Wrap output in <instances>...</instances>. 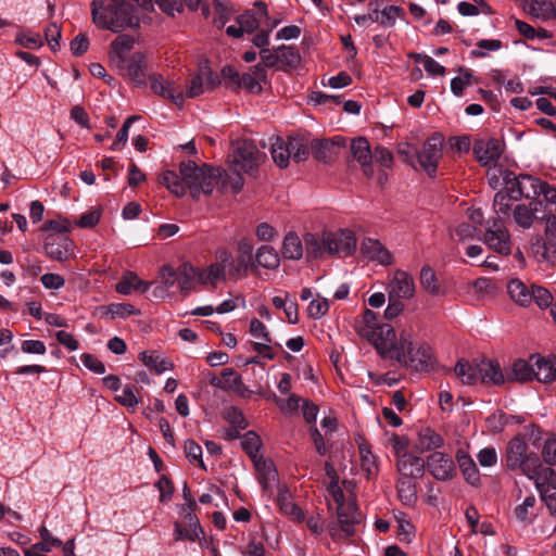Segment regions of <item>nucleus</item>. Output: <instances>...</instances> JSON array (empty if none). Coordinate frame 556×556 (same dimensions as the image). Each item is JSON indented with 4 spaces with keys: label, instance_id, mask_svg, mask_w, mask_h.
Here are the masks:
<instances>
[{
    "label": "nucleus",
    "instance_id": "nucleus-23",
    "mask_svg": "<svg viewBox=\"0 0 556 556\" xmlns=\"http://www.w3.org/2000/svg\"><path fill=\"white\" fill-rule=\"evenodd\" d=\"M361 252L370 261H376L381 265H391L393 256L377 239L366 238L361 244Z\"/></svg>",
    "mask_w": 556,
    "mask_h": 556
},
{
    "label": "nucleus",
    "instance_id": "nucleus-42",
    "mask_svg": "<svg viewBox=\"0 0 556 556\" xmlns=\"http://www.w3.org/2000/svg\"><path fill=\"white\" fill-rule=\"evenodd\" d=\"M229 258L230 254L224 251L219 256V262L212 264L207 267L206 279H208L210 285H212L213 287L216 286L218 280L225 279L227 262L229 261Z\"/></svg>",
    "mask_w": 556,
    "mask_h": 556
},
{
    "label": "nucleus",
    "instance_id": "nucleus-19",
    "mask_svg": "<svg viewBox=\"0 0 556 556\" xmlns=\"http://www.w3.org/2000/svg\"><path fill=\"white\" fill-rule=\"evenodd\" d=\"M327 494H325V498L327 502V507L329 510H334L336 513H359L355 494L349 493L348 495L344 493V489H326Z\"/></svg>",
    "mask_w": 556,
    "mask_h": 556
},
{
    "label": "nucleus",
    "instance_id": "nucleus-8",
    "mask_svg": "<svg viewBox=\"0 0 556 556\" xmlns=\"http://www.w3.org/2000/svg\"><path fill=\"white\" fill-rule=\"evenodd\" d=\"M231 156L235 169L245 174L254 173L263 160V154L250 140L239 142Z\"/></svg>",
    "mask_w": 556,
    "mask_h": 556
},
{
    "label": "nucleus",
    "instance_id": "nucleus-36",
    "mask_svg": "<svg viewBox=\"0 0 556 556\" xmlns=\"http://www.w3.org/2000/svg\"><path fill=\"white\" fill-rule=\"evenodd\" d=\"M255 269L263 267L266 269H276L279 266L280 258L276 250L270 245H262L255 254Z\"/></svg>",
    "mask_w": 556,
    "mask_h": 556
},
{
    "label": "nucleus",
    "instance_id": "nucleus-5",
    "mask_svg": "<svg viewBox=\"0 0 556 556\" xmlns=\"http://www.w3.org/2000/svg\"><path fill=\"white\" fill-rule=\"evenodd\" d=\"M182 496L185 503L178 506V515L180 516L182 521L189 527V529L182 527L180 521H174V540H186L194 542L197 539L200 538L201 534L204 533L200 525V521L197 515L194 514L195 509L198 508V505L194 500V495L191 492V489H182Z\"/></svg>",
    "mask_w": 556,
    "mask_h": 556
},
{
    "label": "nucleus",
    "instance_id": "nucleus-41",
    "mask_svg": "<svg viewBox=\"0 0 556 556\" xmlns=\"http://www.w3.org/2000/svg\"><path fill=\"white\" fill-rule=\"evenodd\" d=\"M501 178L503 180V189L501 191L507 192L510 198L515 201L519 200L517 195L518 189L521 187V174L516 175L514 172L509 169L501 170Z\"/></svg>",
    "mask_w": 556,
    "mask_h": 556
},
{
    "label": "nucleus",
    "instance_id": "nucleus-11",
    "mask_svg": "<svg viewBox=\"0 0 556 556\" xmlns=\"http://www.w3.org/2000/svg\"><path fill=\"white\" fill-rule=\"evenodd\" d=\"M151 90L159 97L172 101L181 106L185 103L182 88L174 81H169L163 75L154 73L149 76Z\"/></svg>",
    "mask_w": 556,
    "mask_h": 556
},
{
    "label": "nucleus",
    "instance_id": "nucleus-63",
    "mask_svg": "<svg viewBox=\"0 0 556 556\" xmlns=\"http://www.w3.org/2000/svg\"><path fill=\"white\" fill-rule=\"evenodd\" d=\"M554 5L549 0H533L530 4L529 12L532 15L547 18L554 12Z\"/></svg>",
    "mask_w": 556,
    "mask_h": 556
},
{
    "label": "nucleus",
    "instance_id": "nucleus-1",
    "mask_svg": "<svg viewBox=\"0 0 556 556\" xmlns=\"http://www.w3.org/2000/svg\"><path fill=\"white\" fill-rule=\"evenodd\" d=\"M90 9L92 23L99 29L121 34L140 27L138 9L127 0H92Z\"/></svg>",
    "mask_w": 556,
    "mask_h": 556
},
{
    "label": "nucleus",
    "instance_id": "nucleus-59",
    "mask_svg": "<svg viewBox=\"0 0 556 556\" xmlns=\"http://www.w3.org/2000/svg\"><path fill=\"white\" fill-rule=\"evenodd\" d=\"M138 119H140L139 115H131L126 118L122 128L116 134L115 140L111 146V150H118L121 149V146H124L127 142L129 128L131 124Z\"/></svg>",
    "mask_w": 556,
    "mask_h": 556
},
{
    "label": "nucleus",
    "instance_id": "nucleus-26",
    "mask_svg": "<svg viewBox=\"0 0 556 556\" xmlns=\"http://www.w3.org/2000/svg\"><path fill=\"white\" fill-rule=\"evenodd\" d=\"M455 457L465 481L472 486L479 483L480 473L472 457L462 448L456 452Z\"/></svg>",
    "mask_w": 556,
    "mask_h": 556
},
{
    "label": "nucleus",
    "instance_id": "nucleus-44",
    "mask_svg": "<svg viewBox=\"0 0 556 556\" xmlns=\"http://www.w3.org/2000/svg\"><path fill=\"white\" fill-rule=\"evenodd\" d=\"M241 447L252 460L262 456L260 454L262 441L256 432L248 431L241 437Z\"/></svg>",
    "mask_w": 556,
    "mask_h": 556
},
{
    "label": "nucleus",
    "instance_id": "nucleus-30",
    "mask_svg": "<svg viewBox=\"0 0 556 556\" xmlns=\"http://www.w3.org/2000/svg\"><path fill=\"white\" fill-rule=\"evenodd\" d=\"M134 37L127 34L118 35L111 42L110 58L113 62H116L118 67H122L125 63V58L123 56V53L129 51L134 47Z\"/></svg>",
    "mask_w": 556,
    "mask_h": 556
},
{
    "label": "nucleus",
    "instance_id": "nucleus-12",
    "mask_svg": "<svg viewBox=\"0 0 556 556\" xmlns=\"http://www.w3.org/2000/svg\"><path fill=\"white\" fill-rule=\"evenodd\" d=\"M331 231H324L321 236L317 233L306 232L303 236L305 247V255L307 261L321 258L325 254L331 256Z\"/></svg>",
    "mask_w": 556,
    "mask_h": 556
},
{
    "label": "nucleus",
    "instance_id": "nucleus-22",
    "mask_svg": "<svg viewBox=\"0 0 556 556\" xmlns=\"http://www.w3.org/2000/svg\"><path fill=\"white\" fill-rule=\"evenodd\" d=\"M126 73L136 87L147 86V60L142 52H135L126 61Z\"/></svg>",
    "mask_w": 556,
    "mask_h": 556
},
{
    "label": "nucleus",
    "instance_id": "nucleus-47",
    "mask_svg": "<svg viewBox=\"0 0 556 556\" xmlns=\"http://www.w3.org/2000/svg\"><path fill=\"white\" fill-rule=\"evenodd\" d=\"M271 157L280 168H286L290 160L288 141L276 138L275 142L271 143Z\"/></svg>",
    "mask_w": 556,
    "mask_h": 556
},
{
    "label": "nucleus",
    "instance_id": "nucleus-38",
    "mask_svg": "<svg viewBox=\"0 0 556 556\" xmlns=\"http://www.w3.org/2000/svg\"><path fill=\"white\" fill-rule=\"evenodd\" d=\"M277 51H279V70H292L300 64L301 56L295 48L281 45L277 48Z\"/></svg>",
    "mask_w": 556,
    "mask_h": 556
},
{
    "label": "nucleus",
    "instance_id": "nucleus-54",
    "mask_svg": "<svg viewBox=\"0 0 556 556\" xmlns=\"http://www.w3.org/2000/svg\"><path fill=\"white\" fill-rule=\"evenodd\" d=\"M511 213L514 220L518 226L522 228H530L532 226L534 213L527 204H517Z\"/></svg>",
    "mask_w": 556,
    "mask_h": 556
},
{
    "label": "nucleus",
    "instance_id": "nucleus-50",
    "mask_svg": "<svg viewBox=\"0 0 556 556\" xmlns=\"http://www.w3.org/2000/svg\"><path fill=\"white\" fill-rule=\"evenodd\" d=\"M379 326L380 325L377 321L376 313L367 308L364 312L362 323L357 324L356 330L361 337L369 340L370 336L374 333L375 330L378 329Z\"/></svg>",
    "mask_w": 556,
    "mask_h": 556
},
{
    "label": "nucleus",
    "instance_id": "nucleus-25",
    "mask_svg": "<svg viewBox=\"0 0 556 556\" xmlns=\"http://www.w3.org/2000/svg\"><path fill=\"white\" fill-rule=\"evenodd\" d=\"M277 504L280 511L291 520L295 522H303L305 520L302 508L294 502V495L291 489H279Z\"/></svg>",
    "mask_w": 556,
    "mask_h": 556
},
{
    "label": "nucleus",
    "instance_id": "nucleus-52",
    "mask_svg": "<svg viewBox=\"0 0 556 556\" xmlns=\"http://www.w3.org/2000/svg\"><path fill=\"white\" fill-rule=\"evenodd\" d=\"M534 302L540 309L552 308L555 303L551 292L540 286L532 285L531 303Z\"/></svg>",
    "mask_w": 556,
    "mask_h": 556
},
{
    "label": "nucleus",
    "instance_id": "nucleus-14",
    "mask_svg": "<svg viewBox=\"0 0 556 556\" xmlns=\"http://www.w3.org/2000/svg\"><path fill=\"white\" fill-rule=\"evenodd\" d=\"M472 152L482 166L495 164L503 153V144L496 138L475 140Z\"/></svg>",
    "mask_w": 556,
    "mask_h": 556
},
{
    "label": "nucleus",
    "instance_id": "nucleus-64",
    "mask_svg": "<svg viewBox=\"0 0 556 556\" xmlns=\"http://www.w3.org/2000/svg\"><path fill=\"white\" fill-rule=\"evenodd\" d=\"M542 456L544 462L548 465L547 467L556 465V437H551L545 440Z\"/></svg>",
    "mask_w": 556,
    "mask_h": 556
},
{
    "label": "nucleus",
    "instance_id": "nucleus-13",
    "mask_svg": "<svg viewBox=\"0 0 556 556\" xmlns=\"http://www.w3.org/2000/svg\"><path fill=\"white\" fill-rule=\"evenodd\" d=\"M426 467L438 481H448L456 475L453 459L445 453L433 452L426 462Z\"/></svg>",
    "mask_w": 556,
    "mask_h": 556
},
{
    "label": "nucleus",
    "instance_id": "nucleus-4",
    "mask_svg": "<svg viewBox=\"0 0 556 556\" xmlns=\"http://www.w3.org/2000/svg\"><path fill=\"white\" fill-rule=\"evenodd\" d=\"M179 172L194 199H198L200 193L211 194L219 180L223 181V187L226 186L224 176H227V172L220 167L207 164L199 166L195 162L188 161L179 164Z\"/></svg>",
    "mask_w": 556,
    "mask_h": 556
},
{
    "label": "nucleus",
    "instance_id": "nucleus-6",
    "mask_svg": "<svg viewBox=\"0 0 556 556\" xmlns=\"http://www.w3.org/2000/svg\"><path fill=\"white\" fill-rule=\"evenodd\" d=\"M395 359L416 371H428L434 363L433 352L429 344L421 343L415 346L403 334L400 339V351L396 353Z\"/></svg>",
    "mask_w": 556,
    "mask_h": 556
},
{
    "label": "nucleus",
    "instance_id": "nucleus-21",
    "mask_svg": "<svg viewBox=\"0 0 556 556\" xmlns=\"http://www.w3.org/2000/svg\"><path fill=\"white\" fill-rule=\"evenodd\" d=\"M351 153L353 159L362 166L364 175L367 178H371L374 176L371 166L372 151L368 140L365 137L353 139L351 142Z\"/></svg>",
    "mask_w": 556,
    "mask_h": 556
},
{
    "label": "nucleus",
    "instance_id": "nucleus-55",
    "mask_svg": "<svg viewBox=\"0 0 556 556\" xmlns=\"http://www.w3.org/2000/svg\"><path fill=\"white\" fill-rule=\"evenodd\" d=\"M223 418L235 428L244 430L248 427V420L242 410L236 406L227 407L223 413Z\"/></svg>",
    "mask_w": 556,
    "mask_h": 556
},
{
    "label": "nucleus",
    "instance_id": "nucleus-15",
    "mask_svg": "<svg viewBox=\"0 0 556 556\" xmlns=\"http://www.w3.org/2000/svg\"><path fill=\"white\" fill-rule=\"evenodd\" d=\"M47 255L55 261H67L74 251V243L66 235L49 233L45 242Z\"/></svg>",
    "mask_w": 556,
    "mask_h": 556
},
{
    "label": "nucleus",
    "instance_id": "nucleus-43",
    "mask_svg": "<svg viewBox=\"0 0 556 556\" xmlns=\"http://www.w3.org/2000/svg\"><path fill=\"white\" fill-rule=\"evenodd\" d=\"M288 146L290 157H292L294 162L300 163L308 159L311 148L307 146L303 138L289 137Z\"/></svg>",
    "mask_w": 556,
    "mask_h": 556
},
{
    "label": "nucleus",
    "instance_id": "nucleus-53",
    "mask_svg": "<svg viewBox=\"0 0 556 556\" xmlns=\"http://www.w3.org/2000/svg\"><path fill=\"white\" fill-rule=\"evenodd\" d=\"M513 377L520 382L530 381L534 378V364L530 365L523 359H517L511 368Z\"/></svg>",
    "mask_w": 556,
    "mask_h": 556
},
{
    "label": "nucleus",
    "instance_id": "nucleus-16",
    "mask_svg": "<svg viewBox=\"0 0 556 556\" xmlns=\"http://www.w3.org/2000/svg\"><path fill=\"white\" fill-rule=\"evenodd\" d=\"M343 143L344 139L338 136L332 139L313 140L309 148L315 160L328 164L338 157Z\"/></svg>",
    "mask_w": 556,
    "mask_h": 556
},
{
    "label": "nucleus",
    "instance_id": "nucleus-60",
    "mask_svg": "<svg viewBox=\"0 0 556 556\" xmlns=\"http://www.w3.org/2000/svg\"><path fill=\"white\" fill-rule=\"evenodd\" d=\"M403 13V9L397 5L386 7L379 12V23L383 27H392L395 25L396 18Z\"/></svg>",
    "mask_w": 556,
    "mask_h": 556
},
{
    "label": "nucleus",
    "instance_id": "nucleus-39",
    "mask_svg": "<svg viewBox=\"0 0 556 556\" xmlns=\"http://www.w3.org/2000/svg\"><path fill=\"white\" fill-rule=\"evenodd\" d=\"M195 267L189 263L181 264L177 269V282L180 291L188 294L193 289Z\"/></svg>",
    "mask_w": 556,
    "mask_h": 556
},
{
    "label": "nucleus",
    "instance_id": "nucleus-56",
    "mask_svg": "<svg viewBox=\"0 0 556 556\" xmlns=\"http://www.w3.org/2000/svg\"><path fill=\"white\" fill-rule=\"evenodd\" d=\"M106 314L112 318H125L131 315H140V311L129 303H113L106 307Z\"/></svg>",
    "mask_w": 556,
    "mask_h": 556
},
{
    "label": "nucleus",
    "instance_id": "nucleus-57",
    "mask_svg": "<svg viewBox=\"0 0 556 556\" xmlns=\"http://www.w3.org/2000/svg\"><path fill=\"white\" fill-rule=\"evenodd\" d=\"M241 263L251 266V270L255 271V257H253V244L250 240L243 238L238 242V257Z\"/></svg>",
    "mask_w": 556,
    "mask_h": 556
},
{
    "label": "nucleus",
    "instance_id": "nucleus-31",
    "mask_svg": "<svg viewBox=\"0 0 556 556\" xmlns=\"http://www.w3.org/2000/svg\"><path fill=\"white\" fill-rule=\"evenodd\" d=\"M253 463L256 470L257 481L261 486H270L276 481L277 477V470L273 460L265 459L263 456H260L258 458L253 459Z\"/></svg>",
    "mask_w": 556,
    "mask_h": 556
},
{
    "label": "nucleus",
    "instance_id": "nucleus-32",
    "mask_svg": "<svg viewBox=\"0 0 556 556\" xmlns=\"http://www.w3.org/2000/svg\"><path fill=\"white\" fill-rule=\"evenodd\" d=\"M241 376L236 372L232 368H224L220 372V377L211 375V386L222 389L224 391H233L235 388L241 386Z\"/></svg>",
    "mask_w": 556,
    "mask_h": 556
},
{
    "label": "nucleus",
    "instance_id": "nucleus-62",
    "mask_svg": "<svg viewBox=\"0 0 556 556\" xmlns=\"http://www.w3.org/2000/svg\"><path fill=\"white\" fill-rule=\"evenodd\" d=\"M185 452L190 463H198L202 468H204V463L202 460V448L194 440L190 439L185 442Z\"/></svg>",
    "mask_w": 556,
    "mask_h": 556
},
{
    "label": "nucleus",
    "instance_id": "nucleus-24",
    "mask_svg": "<svg viewBox=\"0 0 556 556\" xmlns=\"http://www.w3.org/2000/svg\"><path fill=\"white\" fill-rule=\"evenodd\" d=\"M333 244H331L333 255L350 256L356 250V238L352 230L341 229L338 232H331Z\"/></svg>",
    "mask_w": 556,
    "mask_h": 556
},
{
    "label": "nucleus",
    "instance_id": "nucleus-28",
    "mask_svg": "<svg viewBox=\"0 0 556 556\" xmlns=\"http://www.w3.org/2000/svg\"><path fill=\"white\" fill-rule=\"evenodd\" d=\"M149 288L150 283L140 279L137 274L132 271H127L124 274L119 281L115 285L116 292L123 295H128L132 291H140L146 293Z\"/></svg>",
    "mask_w": 556,
    "mask_h": 556
},
{
    "label": "nucleus",
    "instance_id": "nucleus-27",
    "mask_svg": "<svg viewBox=\"0 0 556 556\" xmlns=\"http://www.w3.org/2000/svg\"><path fill=\"white\" fill-rule=\"evenodd\" d=\"M479 379L484 384H503L505 379L500 365L496 362L483 359L478 364Z\"/></svg>",
    "mask_w": 556,
    "mask_h": 556
},
{
    "label": "nucleus",
    "instance_id": "nucleus-29",
    "mask_svg": "<svg viewBox=\"0 0 556 556\" xmlns=\"http://www.w3.org/2000/svg\"><path fill=\"white\" fill-rule=\"evenodd\" d=\"M532 285L528 287L520 279H510L507 283V292L510 299L520 306L527 307L531 304Z\"/></svg>",
    "mask_w": 556,
    "mask_h": 556
},
{
    "label": "nucleus",
    "instance_id": "nucleus-17",
    "mask_svg": "<svg viewBox=\"0 0 556 556\" xmlns=\"http://www.w3.org/2000/svg\"><path fill=\"white\" fill-rule=\"evenodd\" d=\"M255 10H247L236 18V23L240 25L244 34H252L256 31L268 20L267 4L263 1L254 3Z\"/></svg>",
    "mask_w": 556,
    "mask_h": 556
},
{
    "label": "nucleus",
    "instance_id": "nucleus-49",
    "mask_svg": "<svg viewBox=\"0 0 556 556\" xmlns=\"http://www.w3.org/2000/svg\"><path fill=\"white\" fill-rule=\"evenodd\" d=\"M161 182L175 195L182 197L186 193L182 178L173 170H165L161 175Z\"/></svg>",
    "mask_w": 556,
    "mask_h": 556
},
{
    "label": "nucleus",
    "instance_id": "nucleus-48",
    "mask_svg": "<svg viewBox=\"0 0 556 556\" xmlns=\"http://www.w3.org/2000/svg\"><path fill=\"white\" fill-rule=\"evenodd\" d=\"M419 280L425 291L431 295L440 294V285L437 275L430 266L426 265L421 267Z\"/></svg>",
    "mask_w": 556,
    "mask_h": 556
},
{
    "label": "nucleus",
    "instance_id": "nucleus-20",
    "mask_svg": "<svg viewBox=\"0 0 556 556\" xmlns=\"http://www.w3.org/2000/svg\"><path fill=\"white\" fill-rule=\"evenodd\" d=\"M388 295L397 299H410L415 294V282L413 277L405 270L397 269L388 287Z\"/></svg>",
    "mask_w": 556,
    "mask_h": 556
},
{
    "label": "nucleus",
    "instance_id": "nucleus-18",
    "mask_svg": "<svg viewBox=\"0 0 556 556\" xmlns=\"http://www.w3.org/2000/svg\"><path fill=\"white\" fill-rule=\"evenodd\" d=\"M426 462L410 453H404L401 458L397 459V470L401 476L400 481L403 485L409 483L404 479H418L425 473Z\"/></svg>",
    "mask_w": 556,
    "mask_h": 556
},
{
    "label": "nucleus",
    "instance_id": "nucleus-9",
    "mask_svg": "<svg viewBox=\"0 0 556 556\" xmlns=\"http://www.w3.org/2000/svg\"><path fill=\"white\" fill-rule=\"evenodd\" d=\"M383 358H396L400 351V341H396V334L393 327L389 324H382L370 336L368 340Z\"/></svg>",
    "mask_w": 556,
    "mask_h": 556
},
{
    "label": "nucleus",
    "instance_id": "nucleus-58",
    "mask_svg": "<svg viewBox=\"0 0 556 556\" xmlns=\"http://www.w3.org/2000/svg\"><path fill=\"white\" fill-rule=\"evenodd\" d=\"M41 542L35 544V547L42 552H50L52 547H59L62 545V541L58 538L52 536L51 532L46 528L39 529Z\"/></svg>",
    "mask_w": 556,
    "mask_h": 556
},
{
    "label": "nucleus",
    "instance_id": "nucleus-45",
    "mask_svg": "<svg viewBox=\"0 0 556 556\" xmlns=\"http://www.w3.org/2000/svg\"><path fill=\"white\" fill-rule=\"evenodd\" d=\"M213 5L215 10L213 24L218 29H222L233 13V7L229 2L223 0H213Z\"/></svg>",
    "mask_w": 556,
    "mask_h": 556
},
{
    "label": "nucleus",
    "instance_id": "nucleus-33",
    "mask_svg": "<svg viewBox=\"0 0 556 556\" xmlns=\"http://www.w3.org/2000/svg\"><path fill=\"white\" fill-rule=\"evenodd\" d=\"M443 443V438L433 429L427 427L419 431L418 439L416 442V448L420 453H425L441 447Z\"/></svg>",
    "mask_w": 556,
    "mask_h": 556
},
{
    "label": "nucleus",
    "instance_id": "nucleus-40",
    "mask_svg": "<svg viewBox=\"0 0 556 556\" xmlns=\"http://www.w3.org/2000/svg\"><path fill=\"white\" fill-rule=\"evenodd\" d=\"M139 359L151 370H154L156 374H163L164 371L172 369L173 364L164 358H161L159 354L155 352H141L139 354Z\"/></svg>",
    "mask_w": 556,
    "mask_h": 556
},
{
    "label": "nucleus",
    "instance_id": "nucleus-35",
    "mask_svg": "<svg viewBox=\"0 0 556 556\" xmlns=\"http://www.w3.org/2000/svg\"><path fill=\"white\" fill-rule=\"evenodd\" d=\"M534 378L544 383L556 381V362L538 356L534 362Z\"/></svg>",
    "mask_w": 556,
    "mask_h": 556
},
{
    "label": "nucleus",
    "instance_id": "nucleus-61",
    "mask_svg": "<svg viewBox=\"0 0 556 556\" xmlns=\"http://www.w3.org/2000/svg\"><path fill=\"white\" fill-rule=\"evenodd\" d=\"M115 401L127 408L137 406L139 401L135 393V387L129 384L125 386L122 394L115 396Z\"/></svg>",
    "mask_w": 556,
    "mask_h": 556
},
{
    "label": "nucleus",
    "instance_id": "nucleus-34",
    "mask_svg": "<svg viewBox=\"0 0 556 556\" xmlns=\"http://www.w3.org/2000/svg\"><path fill=\"white\" fill-rule=\"evenodd\" d=\"M303 243L304 242H302V240L295 232H293V231L288 232L285 236L283 241H282V248H281L282 256L287 260H293V261H298V260L302 258V256L304 254Z\"/></svg>",
    "mask_w": 556,
    "mask_h": 556
},
{
    "label": "nucleus",
    "instance_id": "nucleus-37",
    "mask_svg": "<svg viewBox=\"0 0 556 556\" xmlns=\"http://www.w3.org/2000/svg\"><path fill=\"white\" fill-rule=\"evenodd\" d=\"M454 372L464 384H475L479 379L478 364L472 365L469 361L464 358H460L456 363Z\"/></svg>",
    "mask_w": 556,
    "mask_h": 556
},
{
    "label": "nucleus",
    "instance_id": "nucleus-10",
    "mask_svg": "<svg viewBox=\"0 0 556 556\" xmlns=\"http://www.w3.org/2000/svg\"><path fill=\"white\" fill-rule=\"evenodd\" d=\"M336 513L337 522H331L328 526L329 535L333 540L349 539L355 535L356 526L362 522L361 513Z\"/></svg>",
    "mask_w": 556,
    "mask_h": 556
},
{
    "label": "nucleus",
    "instance_id": "nucleus-2",
    "mask_svg": "<svg viewBox=\"0 0 556 556\" xmlns=\"http://www.w3.org/2000/svg\"><path fill=\"white\" fill-rule=\"evenodd\" d=\"M528 444L521 435L509 440L506 453V467L510 470L520 469L535 486H556V472L553 468L543 466L535 453L527 454Z\"/></svg>",
    "mask_w": 556,
    "mask_h": 556
},
{
    "label": "nucleus",
    "instance_id": "nucleus-46",
    "mask_svg": "<svg viewBox=\"0 0 556 556\" xmlns=\"http://www.w3.org/2000/svg\"><path fill=\"white\" fill-rule=\"evenodd\" d=\"M358 450L362 459V468L366 470L367 477L376 475L378 467L376 465V457L370 450V445L362 439V441L358 442Z\"/></svg>",
    "mask_w": 556,
    "mask_h": 556
},
{
    "label": "nucleus",
    "instance_id": "nucleus-51",
    "mask_svg": "<svg viewBox=\"0 0 556 556\" xmlns=\"http://www.w3.org/2000/svg\"><path fill=\"white\" fill-rule=\"evenodd\" d=\"M541 180L527 174H521V187L518 189L517 195L521 198L531 199L538 197Z\"/></svg>",
    "mask_w": 556,
    "mask_h": 556
},
{
    "label": "nucleus",
    "instance_id": "nucleus-7",
    "mask_svg": "<svg viewBox=\"0 0 556 556\" xmlns=\"http://www.w3.org/2000/svg\"><path fill=\"white\" fill-rule=\"evenodd\" d=\"M443 140L442 135L434 132L424 143L421 151H416L418 163L429 177H434L437 174Z\"/></svg>",
    "mask_w": 556,
    "mask_h": 556
},
{
    "label": "nucleus",
    "instance_id": "nucleus-3",
    "mask_svg": "<svg viewBox=\"0 0 556 556\" xmlns=\"http://www.w3.org/2000/svg\"><path fill=\"white\" fill-rule=\"evenodd\" d=\"M513 198L504 191H497L493 199V208L496 217L486 222L484 243L501 255L511 252L510 235L505 226L504 218H509Z\"/></svg>",
    "mask_w": 556,
    "mask_h": 556
}]
</instances>
